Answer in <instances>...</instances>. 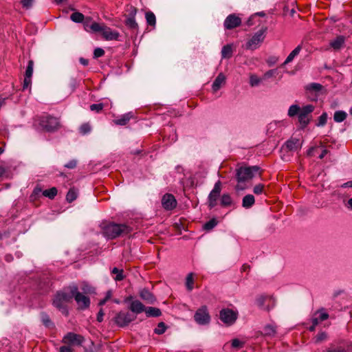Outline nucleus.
<instances>
[{
    "mask_svg": "<svg viewBox=\"0 0 352 352\" xmlns=\"http://www.w3.org/2000/svg\"><path fill=\"white\" fill-rule=\"evenodd\" d=\"M133 231V227L126 223L109 222L102 226V233L108 239L123 237Z\"/></svg>",
    "mask_w": 352,
    "mask_h": 352,
    "instance_id": "f257e3e1",
    "label": "nucleus"
},
{
    "mask_svg": "<svg viewBox=\"0 0 352 352\" xmlns=\"http://www.w3.org/2000/svg\"><path fill=\"white\" fill-rule=\"evenodd\" d=\"M85 30L89 32H101L102 37L106 41H119L120 34L118 31L113 30L104 24L97 22H91L90 18L84 21Z\"/></svg>",
    "mask_w": 352,
    "mask_h": 352,
    "instance_id": "f03ea898",
    "label": "nucleus"
},
{
    "mask_svg": "<svg viewBox=\"0 0 352 352\" xmlns=\"http://www.w3.org/2000/svg\"><path fill=\"white\" fill-rule=\"evenodd\" d=\"M260 170L259 166H240L235 170V177L237 184L235 186L236 191L243 190L246 188L245 182L251 180L254 175Z\"/></svg>",
    "mask_w": 352,
    "mask_h": 352,
    "instance_id": "7ed1b4c3",
    "label": "nucleus"
},
{
    "mask_svg": "<svg viewBox=\"0 0 352 352\" xmlns=\"http://www.w3.org/2000/svg\"><path fill=\"white\" fill-rule=\"evenodd\" d=\"M73 298L72 292L69 290L66 291L65 289L63 291L58 292L54 296L53 300V305L57 308L63 314L68 316L69 311L67 309V304Z\"/></svg>",
    "mask_w": 352,
    "mask_h": 352,
    "instance_id": "20e7f679",
    "label": "nucleus"
},
{
    "mask_svg": "<svg viewBox=\"0 0 352 352\" xmlns=\"http://www.w3.org/2000/svg\"><path fill=\"white\" fill-rule=\"evenodd\" d=\"M38 124L47 132L54 131L60 127L58 119L50 115L41 116L38 118Z\"/></svg>",
    "mask_w": 352,
    "mask_h": 352,
    "instance_id": "39448f33",
    "label": "nucleus"
},
{
    "mask_svg": "<svg viewBox=\"0 0 352 352\" xmlns=\"http://www.w3.org/2000/svg\"><path fill=\"white\" fill-rule=\"evenodd\" d=\"M68 290L72 292L73 298H74L78 309L81 310L87 309L90 305V299L88 296L82 294L78 291V288L76 285H69L67 287Z\"/></svg>",
    "mask_w": 352,
    "mask_h": 352,
    "instance_id": "423d86ee",
    "label": "nucleus"
},
{
    "mask_svg": "<svg viewBox=\"0 0 352 352\" xmlns=\"http://www.w3.org/2000/svg\"><path fill=\"white\" fill-rule=\"evenodd\" d=\"M267 28H262L256 32L252 37L246 43L245 48L247 50H254L257 49L261 43L264 41L265 33Z\"/></svg>",
    "mask_w": 352,
    "mask_h": 352,
    "instance_id": "0eeeda50",
    "label": "nucleus"
},
{
    "mask_svg": "<svg viewBox=\"0 0 352 352\" xmlns=\"http://www.w3.org/2000/svg\"><path fill=\"white\" fill-rule=\"evenodd\" d=\"M314 110V106L312 104H307L300 109L298 114V122L302 128H305L311 121V113Z\"/></svg>",
    "mask_w": 352,
    "mask_h": 352,
    "instance_id": "6e6552de",
    "label": "nucleus"
},
{
    "mask_svg": "<svg viewBox=\"0 0 352 352\" xmlns=\"http://www.w3.org/2000/svg\"><path fill=\"white\" fill-rule=\"evenodd\" d=\"M238 318V312L229 308L222 309L219 311V318L226 324H233Z\"/></svg>",
    "mask_w": 352,
    "mask_h": 352,
    "instance_id": "1a4fd4ad",
    "label": "nucleus"
},
{
    "mask_svg": "<svg viewBox=\"0 0 352 352\" xmlns=\"http://www.w3.org/2000/svg\"><path fill=\"white\" fill-rule=\"evenodd\" d=\"M194 319L197 324L201 325L208 324L210 322V316L206 305L201 306L196 311Z\"/></svg>",
    "mask_w": 352,
    "mask_h": 352,
    "instance_id": "9d476101",
    "label": "nucleus"
},
{
    "mask_svg": "<svg viewBox=\"0 0 352 352\" xmlns=\"http://www.w3.org/2000/svg\"><path fill=\"white\" fill-rule=\"evenodd\" d=\"M135 318V316L129 312L120 311L116 314L114 321L118 326L123 327L127 326Z\"/></svg>",
    "mask_w": 352,
    "mask_h": 352,
    "instance_id": "9b49d317",
    "label": "nucleus"
},
{
    "mask_svg": "<svg viewBox=\"0 0 352 352\" xmlns=\"http://www.w3.org/2000/svg\"><path fill=\"white\" fill-rule=\"evenodd\" d=\"M221 183L218 181L215 183L213 189L210 192L208 198V207L212 209L217 206V201L220 196Z\"/></svg>",
    "mask_w": 352,
    "mask_h": 352,
    "instance_id": "f8f14e48",
    "label": "nucleus"
},
{
    "mask_svg": "<svg viewBox=\"0 0 352 352\" xmlns=\"http://www.w3.org/2000/svg\"><path fill=\"white\" fill-rule=\"evenodd\" d=\"M85 341L83 336L73 332L67 333L63 338V342L72 346H80Z\"/></svg>",
    "mask_w": 352,
    "mask_h": 352,
    "instance_id": "ddd939ff",
    "label": "nucleus"
},
{
    "mask_svg": "<svg viewBox=\"0 0 352 352\" xmlns=\"http://www.w3.org/2000/svg\"><path fill=\"white\" fill-rule=\"evenodd\" d=\"M241 19L235 14H229L223 22V26L226 30H232L240 26Z\"/></svg>",
    "mask_w": 352,
    "mask_h": 352,
    "instance_id": "4468645a",
    "label": "nucleus"
},
{
    "mask_svg": "<svg viewBox=\"0 0 352 352\" xmlns=\"http://www.w3.org/2000/svg\"><path fill=\"white\" fill-rule=\"evenodd\" d=\"M162 204L165 210H171L177 206V201L173 195L166 193L162 197Z\"/></svg>",
    "mask_w": 352,
    "mask_h": 352,
    "instance_id": "2eb2a0df",
    "label": "nucleus"
},
{
    "mask_svg": "<svg viewBox=\"0 0 352 352\" xmlns=\"http://www.w3.org/2000/svg\"><path fill=\"white\" fill-rule=\"evenodd\" d=\"M267 301H274L273 298L272 296H267V295H260L257 296L256 298V305L265 311H270V307L269 305L265 306V303Z\"/></svg>",
    "mask_w": 352,
    "mask_h": 352,
    "instance_id": "dca6fc26",
    "label": "nucleus"
},
{
    "mask_svg": "<svg viewBox=\"0 0 352 352\" xmlns=\"http://www.w3.org/2000/svg\"><path fill=\"white\" fill-rule=\"evenodd\" d=\"M283 146L288 151H296L301 148V144H300L298 138H292L285 143Z\"/></svg>",
    "mask_w": 352,
    "mask_h": 352,
    "instance_id": "f3484780",
    "label": "nucleus"
},
{
    "mask_svg": "<svg viewBox=\"0 0 352 352\" xmlns=\"http://www.w3.org/2000/svg\"><path fill=\"white\" fill-rule=\"evenodd\" d=\"M140 298L149 304H154L156 300L154 295L146 288L142 289L140 292Z\"/></svg>",
    "mask_w": 352,
    "mask_h": 352,
    "instance_id": "a211bd4d",
    "label": "nucleus"
},
{
    "mask_svg": "<svg viewBox=\"0 0 352 352\" xmlns=\"http://www.w3.org/2000/svg\"><path fill=\"white\" fill-rule=\"evenodd\" d=\"M344 42L345 37L340 35L337 36L335 39L331 40L329 45L334 50H339L344 46Z\"/></svg>",
    "mask_w": 352,
    "mask_h": 352,
    "instance_id": "6ab92c4d",
    "label": "nucleus"
},
{
    "mask_svg": "<svg viewBox=\"0 0 352 352\" xmlns=\"http://www.w3.org/2000/svg\"><path fill=\"white\" fill-rule=\"evenodd\" d=\"M133 118V113L131 112L122 115L120 117L113 120V123L116 125L124 126L130 120Z\"/></svg>",
    "mask_w": 352,
    "mask_h": 352,
    "instance_id": "aec40b11",
    "label": "nucleus"
},
{
    "mask_svg": "<svg viewBox=\"0 0 352 352\" xmlns=\"http://www.w3.org/2000/svg\"><path fill=\"white\" fill-rule=\"evenodd\" d=\"M225 82H226V76L223 74L220 73L217 76V78H215V80H214V82L212 83V90L214 91H218L221 88V85H223Z\"/></svg>",
    "mask_w": 352,
    "mask_h": 352,
    "instance_id": "412c9836",
    "label": "nucleus"
},
{
    "mask_svg": "<svg viewBox=\"0 0 352 352\" xmlns=\"http://www.w3.org/2000/svg\"><path fill=\"white\" fill-rule=\"evenodd\" d=\"M130 309L132 312L138 314L144 311L145 307L140 301L136 300L131 302Z\"/></svg>",
    "mask_w": 352,
    "mask_h": 352,
    "instance_id": "4be33fe9",
    "label": "nucleus"
},
{
    "mask_svg": "<svg viewBox=\"0 0 352 352\" xmlns=\"http://www.w3.org/2000/svg\"><path fill=\"white\" fill-rule=\"evenodd\" d=\"M221 58L229 59L232 56L233 49L232 44H228L224 45L221 49Z\"/></svg>",
    "mask_w": 352,
    "mask_h": 352,
    "instance_id": "5701e85b",
    "label": "nucleus"
},
{
    "mask_svg": "<svg viewBox=\"0 0 352 352\" xmlns=\"http://www.w3.org/2000/svg\"><path fill=\"white\" fill-rule=\"evenodd\" d=\"M255 203L254 197L252 195H245L242 200V206L245 208H251Z\"/></svg>",
    "mask_w": 352,
    "mask_h": 352,
    "instance_id": "b1692460",
    "label": "nucleus"
},
{
    "mask_svg": "<svg viewBox=\"0 0 352 352\" xmlns=\"http://www.w3.org/2000/svg\"><path fill=\"white\" fill-rule=\"evenodd\" d=\"M147 317H158L161 316V310L156 307H149L144 310Z\"/></svg>",
    "mask_w": 352,
    "mask_h": 352,
    "instance_id": "393cba45",
    "label": "nucleus"
},
{
    "mask_svg": "<svg viewBox=\"0 0 352 352\" xmlns=\"http://www.w3.org/2000/svg\"><path fill=\"white\" fill-rule=\"evenodd\" d=\"M302 50V46L300 45H298L294 50L292 51V52L288 55L287 58L285 59L284 64L287 65L292 62L294 58L298 55L300 52Z\"/></svg>",
    "mask_w": 352,
    "mask_h": 352,
    "instance_id": "a878e982",
    "label": "nucleus"
},
{
    "mask_svg": "<svg viewBox=\"0 0 352 352\" xmlns=\"http://www.w3.org/2000/svg\"><path fill=\"white\" fill-rule=\"evenodd\" d=\"M327 352H352V344L332 347Z\"/></svg>",
    "mask_w": 352,
    "mask_h": 352,
    "instance_id": "bb28decb",
    "label": "nucleus"
},
{
    "mask_svg": "<svg viewBox=\"0 0 352 352\" xmlns=\"http://www.w3.org/2000/svg\"><path fill=\"white\" fill-rule=\"evenodd\" d=\"M322 85L317 82H311L305 86L307 91L319 92L322 89Z\"/></svg>",
    "mask_w": 352,
    "mask_h": 352,
    "instance_id": "cd10ccee",
    "label": "nucleus"
},
{
    "mask_svg": "<svg viewBox=\"0 0 352 352\" xmlns=\"http://www.w3.org/2000/svg\"><path fill=\"white\" fill-rule=\"evenodd\" d=\"M112 274H116V276L113 277V279L116 281H121L124 279L125 276L124 275L123 270H120L118 267H113L111 270Z\"/></svg>",
    "mask_w": 352,
    "mask_h": 352,
    "instance_id": "c85d7f7f",
    "label": "nucleus"
},
{
    "mask_svg": "<svg viewBox=\"0 0 352 352\" xmlns=\"http://www.w3.org/2000/svg\"><path fill=\"white\" fill-rule=\"evenodd\" d=\"M145 17L147 24L154 28L156 25V17L154 13L151 11L146 12Z\"/></svg>",
    "mask_w": 352,
    "mask_h": 352,
    "instance_id": "c756f323",
    "label": "nucleus"
},
{
    "mask_svg": "<svg viewBox=\"0 0 352 352\" xmlns=\"http://www.w3.org/2000/svg\"><path fill=\"white\" fill-rule=\"evenodd\" d=\"M78 197V190L74 188H71L67 193L66 200L69 203H72Z\"/></svg>",
    "mask_w": 352,
    "mask_h": 352,
    "instance_id": "7c9ffc66",
    "label": "nucleus"
},
{
    "mask_svg": "<svg viewBox=\"0 0 352 352\" xmlns=\"http://www.w3.org/2000/svg\"><path fill=\"white\" fill-rule=\"evenodd\" d=\"M347 114L344 111H336L333 115V120L336 122H342L346 118Z\"/></svg>",
    "mask_w": 352,
    "mask_h": 352,
    "instance_id": "2f4dec72",
    "label": "nucleus"
},
{
    "mask_svg": "<svg viewBox=\"0 0 352 352\" xmlns=\"http://www.w3.org/2000/svg\"><path fill=\"white\" fill-rule=\"evenodd\" d=\"M57 192L58 190L56 188L52 187L50 189L43 190L42 193L44 197H48L50 199H53L57 195Z\"/></svg>",
    "mask_w": 352,
    "mask_h": 352,
    "instance_id": "473e14b6",
    "label": "nucleus"
},
{
    "mask_svg": "<svg viewBox=\"0 0 352 352\" xmlns=\"http://www.w3.org/2000/svg\"><path fill=\"white\" fill-rule=\"evenodd\" d=\"M276 333L275 327L271 324L266 325L263 330V334L265 336H274Z\"/></svg>",
    "mask_w": 352,
    "mask_h": 352,
    "instance_id": "72a5a7b5",
    "label": "nucleus"
},
{
    "mask_svg": "<svg viewBox=\"0 0 352 352\" xmlns=\"http://www.w3.org/2000/svg\"><path fill=\"white\" fill-rule=\"evenodd\" d=\"M41 321L43 324L47 328H51L54 326L53 322L50 320L49 316L46 313H41Z\"/></svg>",
    "mask_w": 352,
    "mask_h": 352,
    "instance_id": "f704fd0d",
    "label": "nucleus"
},
{
    "mask_svg": "<svg viewBox=\"0 0 352 352\" xmlns=\"http://www.w3.org/2000/svg\"><path fill=\"white\" fill-rule=\"evenodd\" d=\"M125 25L130 29L135 30L138 28V25L135 21V18H130L126 16Z\"/></svg>",
    "mask_w": 352,
    "mask_h": 352,
    "instance_id": "c9c22d12",
    "label": "nucleus"
},
{
    "mask_svg": "<svg viewBox=\"0 0 352 352\" xmlns=\"http://www.w3.org/2000/svg\"><path fill=\"white\" fill-rule=\"evenodd\" d=\"M300 110V108L298 105L292 104L289 107L287 114L289 117H294L296 115L298 116Z\"/></svg>",
    "mask_w": 352,
    "mask_h": 352,
    "instance_id": "e433bc0d",
    "label": "nucleus"
},
{
    "mask_svg": "<svg viewBox=\"0 0 352 352\" xmlns=\"http://www.w3.org/2000/svg\"><path fill=\"white\" fill-rule=\"evenodd\" d=\"M84 15L79 12H75L72 13L70 16V19L72 21L76 23H81L84 20Z\"/></svg>",
    "mask_w": 352,
    "mask_h": 352,
    "instance_id": "4c0bfd02",
    "label": "nucleus"
},
{
    "mask_svg": "<svg viewBox=\"0 0 352 352\" xmlns=\"http://www.w3.org/2000/svg\"><path fill=\"white\" fill-rule=\"evenodd\" d=\"M232 204V198L228 194H223L221 198V205L222 206H230Z\"/></svg>",
    "mask_w": 352,
    "mask_h": 352,
    "instance_id": "58836bf2",
    "label": "nucleus"
},
{
    "mask_svg": "<svg viewBox=\"0 0 352 352\" xmlns=\"http://www.w3.org/2000/svg\"><path fill=\"white\" fill-rule=\"evenodd\" d=\"M194 280H193V274L189 273L186 277V286L188 291H191L193 289Z\"/></svg>",
    "mask_w": 352,
    "mask_h": 352,
    "instance_id": "ea45409f",
    "label": "nucleus"
},
{
    "mask_svg": "<svg viewBox=\"0 0 352 352\" xmlns=\"http://www.w3.org/2000/svg\"><path fill=\"white\" fill-rule=\"evenodd\" d=\"M33 67H34V61L32 60H30L28 63V66L25 70V77L32 78L33 74Z\"/></svg>",
    "mask_w": 352,
    "mask_h": 352,
    "instance_id": "a19ab883",
    "label": "nucleus"
},
{
    "mask_svg": "<svg viewBox=\"0 0 352 352\" xmlns=\"http://www.w3.org/2000/svg\"><path fill=\"white\" fill-rule=\"evenodd\" d=\"M217 225V221L216 219L213 218V219L209 220L208 221H207L204 225V230L209 231V230H211L212 228H214Z\"/></svg>",
    "mask_w": 352,
    "mask_h": 352,
    "instance_id": "79ce46f5",
    "label": "nucleus"
},
{
    "mask_svg": "<svg viewBox=\"0 0 352 352\" xmlns=\"http://www.w3.org/2000/svg\"><path fill=\"white\" fill-rule=\"evenodd\" d=\"M166 329V326L164 322H161L158 323L157 327L155 329L154 332L157 335L163 334Z\"/></svg>",
    "mask_w": 352,
    "mask_h": 352,
    "instance_id": "37998d69",
    "label": "nucleus"
},
{
    "mask_svg": "<svg viewBox=\"0 0 352 352\" xmlns=\"http://www.w3.org/2000/svg\"><path fill=\"white\" fill-rule=\"evenodd\" d=\"M91 127L89 123H83L79 128V131L82 135H86L91 132Z\"/></svg>",
    "mask_w": 352,
    "mask_h": 352,
    "instance_id": "c03bdc74",
    "label": "nucleus"
},
{
    "mask_svg": "<svg viewBox=\"0 0 352 352\" xmlns=\"http://www.w3.org/2000/svg\"><path fill=\"white\" fill-rule=\"evenodd\" d=\"M327 113L324 112L321 114V116L318 118V122L316 124L317 126H323L326 124L327 121Z\"/></svg>",
    "mask_w": 352,
    "mask_h": 352,
    "instance_id": "a18cd8bd",
    "label": "nucleus"
},
{
    "mask_svg": "<svg viewBox=\"0 0 352 352\" xmlns=\"http://www.w3.org/2000/svg\"><path fill=\"white\" fill-rule=\"evenodd\" d=\"M126 17L135 18L137 13V8L134 6H131L127 10Z\"/></svg>",
    "mask_w": 352,
    "mask_h": 352,
    "instance_id": "49530a36",
    "label": "nucleus"
},
{
    "mask_svg": "<svg viewBox=\"0 0 352 352\" xmlns=\"http://www.w3.org/2000/svg\"><path fill=\"white\" fill-rule=\"evenodd\" d=\"M104 104L102 103L92 104L90 105V110L99 113L102 110Z\"/></svg>",
    "mask_w": 352,
    "mask_h": 352,
    "instance_id": "de8ad7c7",
    "label": "nucleus"
},
{
    "mask_svg": "<svg viewBox=\"0 0 352 352\" xmlns=\"http://www.w3.org/2000/svg\"><path fill=\"white\" fill-rule=\"evenodd\" d=\"M111 296H112V292L111 290L107 291L105 294V297L103 299L100 300L98 305H100V306L104 305L107 302V301L109 300L111 298Z\"/></svg>",
    "mask_w": 352,
    "mask_h": 352,
    "instance_id": "09e8293b",
    "label": "nucleus"
},
{
    "mask_svg": "<svg viewBox=\"0 0 352 352\" xmlns=\"http://www.w3.org/2000/svg\"><path fill=\"white\" fill-rule=\"evenodd\" d=\"M261 80L255 75H252L250 78V84L252 87H255L259 85Z\"/></svg>",
    "mask_w": 352,
    "mask_h": 352,
    "instance_id": "8fccbe9b",
    "label": "nucleus"
},
{
    "mask_svg": "<svg viewBox=\"0 0 352 352\" xmlns=\"http://www.w3.org/2000/svg\"><path fill=\"white\" fill-rule=\"evenodd\" d=\"M244 343L237 338L232 340V347L235 349H240L243 346Z\"/></svg>",
    "mask_w": 352,
    "mask_h": 352,
    "instance_id": "3c124183",
    "label": "nucleus"
},
{
    "mask_svg": "<svg viewBox=\"0 0 352 352\" xmlns=\"http://www.w3.org/2000/svg\"><path fill=\"white\" fill-rule=\"evenodd\" d=\"M104 54V50L100 47H97L94 51V57L98 58L102 57Z\"/></svg>",
    "mask_w": 352,
    "mask_h": 352,
    "instance_id": "603ef678",
    "label": "nucleus"
},
{
    "mask_svg": "<svg viewBox=\"0 0 352 352\" xmlns=\"http://www.w3.org/2000/svg\"><path fill=\"white\" fill-rule=\"evenodd\" d=\"M327 338V334L325 332H320L316 336V342H320Z\"/></svg>",
    "mask_w": 352,
    "mask_h": 352,
    "instance_id": "864d4df0",
    "label": "nucleus"
},
{
    "mask_svg": "<svg viewBox=\"0 0 352 352\" xmlns=\"http://www.w3.org/2000/svg\"><path fill=\"white\" fill-rule=\"evenodd\" d=\"M264 185L258 184L254 187L253 192L256 195H260L263 192Z\"/></svg>",
    "mask_w": 352,
    "mask_h": 352,
    "instance_id": "5fc2aeb1",
    "label": "nucleus"
},
{
    "mask_svg": "<svg viewBox=\"0 0 352 352\" xmlns=\"http://www.w3.org/2000/svg\"><path fill=\"white\" fill-rule=\"evenodd\" d=\"M34 1V0H21V3L22 4L23 7L29 9L32 6V3Z\"/></svg>",
    "mask_w": 352,
    "mask_h": 352,
    "instance_id": "6e6d98bb",
    "label": "nucleus"
},
{
    "mask_svg": "<svg viewBox=\"0 0 352 352\" xmlns=\"http://www.w3.org/2000/svg\"><path fill=\"white\" fill-rule=\"evenodd\" d=\"M77 166V161L76 160H72L67 164L64 165V166L69 169H74Z\"/></svg>",
    "mask_w": 352,
    "mask_h": 352,
    "instance_id": "4d7b16f0",
    "label": "nucleus"
},
{
    "mask_svg": "<svg viewBox=\"0 0 352 352\" xmlns=\"http://www.w3.org/2000/svg\"><path fill=\"white\" fill-rule=\"evenodd\" d=\"M32 83V78L25 77L23 84V89H27Z\"/></svg>",
    "mask_w": 352,
    "mask_h": 352,
    "instance_id": "13d9d810",
    "label": "nucleus"
},
{
    "mask_svg": "<svg viewBox=\"0 0 352 352\" xmlns=\"http://www.w3.org/2000/svg\"><path fill=\"white\" fill-rule=\"evenodd\" d=\"M104 315V314L103 312L102 309H100L97 315V321L99 322H102Z\"/></svg>",
    "mask_w": 352,
    "mask_h": 352,
    "instance_id": "bf43d9fd",
    "label": "nucleus"
},
{
    "mask_svg": "<svg viewBox=\"0 0 352 352\" xmlns=\"http://www.w3.org/2000/svg\"><path fill=\"white\" fill-rule=\"evenodd\" d=\"M60 352H73V350L67 346H62L60 347Z\"/></svg>",
    "mask_w": 352,
    "mask_h": 352,
    "instance_id": "052dcab7",
    "label": "nucleus"
},
{
    "mask_svg": "<svg viewBox=\"0 0 352 352\" xmlns=\"http://www.w3.org/2000/svg\"><path fill=\"white\" fill-rule=\"evenodd\" d=\"M328 318H329V314L325 312H323V313H320L318 319L321 322V321H324V320H327Z\"/></svg>",
    "mask_w": 352,
    "mask_h": 352,
    "instance_id": "680f3d73",
    "label": "nucleus"
},
{
    "mask_svg": "<svg viewBox=\"0 0 352 352\" xmlns=\"http://www.w3.org/2000/svg\"><path fill=\"white\" fill-rule=\"evenodd\" d=\"M6 99H7L6 97H2L0 95V109L1 108V107L5 105Z\"/></svg>",
    "mask_w": 352,
    "mask_h": 352,
    "instance_id": "e2e57ef3",
    "label": "nucleus"
},
{
    "mask_svg": "<svg viewBox=\"0 0 352 352\" xmlns=\"http://www.w3.org/2000/svg\"><path fill=\"white\" fill-rule=\"evenodd\" d=\"M80 63L84 66H87L89 64V60L84 58H80L79 60Z\"/></svg>",
    "mask_w": 352,
    "mask_h": 352,
    "instance_id": "0e129e2a",
    "label": "nucleus"
},
{
    "mask_svg": "<svg viewBox=\"0 0 352 352\" xmlns=\"http://www.w3.org/2000/svg\"><path fill=\"white\" fill-rule=\"evenodd\" d=\"M342 188H352V181H349L342 185Z\"/></svg>",
    "mask_w": 352,
    "mask_h": 352,
    "instance_id": "69168bd1",
    "label": "nucleus"
},
{
    "mask_svg": "<svg viewBox=\"0 0 352 352\" xmlns=\"http://www.w3.org/2000/svg\"><path fill=\"white\" fill-rule=\"evenodd\" d=\"M320 322V321L318 319V318H314L311 320V322H312V324H314V326H317Z\"/></svg>",
    "mask_w": 352,
    "mask_h": 352,
    "instance_id": "338daca9",
    "label": "nucleus"
},
{
    "mask_svg": "<svg viewBox=\"0 0 352 352\" xmlns=\"http://www.w3.org/2000/svg\"><path fill=\"white\" fill-rule=\"evenodd\" d=\"M327 153H328V151L327 149H324L322 151L321 154L319 155V158L320 160L323 159L324 157V156L327 154Z\"/></svg>",
    "mask_w": 352,
    "mask_h": 352,
    "instance_id": "774afa93",
    "label": "nucleus"
}]
</instances>
